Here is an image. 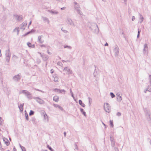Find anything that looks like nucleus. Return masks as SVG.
Returning a JSON list of instances; mask_svg holds the SVG:
<instances>
[{"instance_id": "obj_3", "label": "nucleus", "mask_w": 151, "mask_h": 151, "mask_svg": "<svg viewBox=\"0 0 151 151\" xmlns=\"http://www.w3.org/2000/svg\"><path fill=\"white\" fill-rule=\"evenodd\" d=\"M65 21L69 25L73 26V27L75 26V25L74 22L72 21V19L70 18H67L65 20Z\"/></svg>"}, {"instance_id": "obj_23", "label": "nucleus", "mask_w": 151, "mask_h": 151, "mask_svg": "<svg viewBox=\"0 0 151 151\" xmlns=\"http://www.w3.org/2000/svg\"><path fill=\"white\" fill-rule=\"evenodd\" d=\"M42 20H43V21L47 22V23L48 24L49 23H50L49 20L46 17H42Z\"/></svg>"}, {"instance_id": "obj_17", "label": "nucleus", "mask_w": 151, "mask_h": 151, "mask_svg": "<svg viewBox=\"0 0 151 151\" xmlns=\"http://www.w3.org/2000/svg\"><path fill=\"white\" fill-rule=\"evenodd\" d=\"M29 91L25 90H23L20 91L19 92V93L20 94L23 93L25 95V96L28 93Z\"/></svg>"}, {"instance_id": "obj_10", "label": "nucleus", "mask_w": 151, "mask_h": 151, "mask_svg": "<svg viewBox=\"0 0 151 151\" xmlns=\"http://www.w3.org/2000/svg\"><path fill=\"white\" fill-rule=\"evenodd\" d=\"M14 16L15 19L17 21H20L23 19V16L22 15L15 14L14 15Z\"/></svg>"}, {"instance_id": "obj_15", "label": "nucleus", "mask_w": 151, "mask_h": 151, "mask_svg": "<svg viewBox=\"0 0 151 151\" xmlns=\"http://www.w3.org/2000/svg\"><path fill=\"white\" fill-rule=\"evenodd\" d=\"M5 55L6 56H11V53L9 48L6 51Z\"/></svg>"}, {"instance_id": "obj_33", "label": "nucleus", "mask_w": 151, "mask_h": 151, "mask_svg": "<svg viewBox=\"0 0 151 151\" xmlns=\"http://www.w3.org/2000/svg\"><path fill=\"white\" fill-rule=\"evenodd\" d=\"M33 32H34V30L33 29H32L30 31L28 32L27 33H26L25 34H24V35H23V36H25L27 35L28 34H30V33Z\"/></svg>"}, {"instance_id": "obj_29", "label": "nucleus", "mask_w": 151, "mask_h": 151, "mask_svg": "<svg viewBox=\"0 0 151 151\" xmlns=\"http://www.w3.org/2000/svg\"><path fill=\"white\" fill-rule=\"evenodd\" d=\"M27 44V46L30 48H34L35 47V45L34 44L32 45V44L29 42H28Z\"/></svg>"}, {"instance_id": "obj_54", "label": "nucleus", "mask_w": 151, "mask_h": 151, "mask_svg": "<svg viewBox=\"0 0 151 151\" xmlns=\"http://www.w3.org/2000/svg\"><path fill=\"white\" fill-rule=\"evenodd\" d=\"M58 64L61 66L63 65V64L61 63H58Z\"/></svg>"}, {"instance_id": "obj_39", "label": "nucleus", "mask_w": 151, "mask_h": 151, "mask_svg": "<svg viewBox=\"0 0 151 151\" xmlns=\"http://www.w3.org/2000/svg\"><path fill=\"white\" fill-rule=\"evenodd\" d=\"M70 94H71V96L73 98V99H74V100L75 101L76 100L74 99V96H73V92L72 91L71 89H70Z\"/></svg>"}, {"instance_id": "obj_36", "label": "nucleus", "mask_w": 151, "mask_h": 151, "mask_svg": "<svg viewBox=\"0 0 151 151\" xmlns=\"http://www.w3.org/2000/svg\"><path fill=\"white\" fill-rule=\"evenodd\" d=\"M47 147L51 151H55L52 147H50L49 145H47Z\"/></svg>"}, {"instance_id": "obj_43", "label": "nucleus", "mask_w": 151, "mask_h": 151, "mask_svg": "<svg viewBox=\"0 0 151 151\" xmlns=\"http://www.w3.org/2000/svg\"><path fill=\"white\" fill-rule=\"evenodd\" d=\"M65 92V91L64 89H60V93H63L64 94Z\"/></svg>"}, {"instance_id": "obj_20", "label": "nucleus", "mask_w": 151, "mask_h": 151, "mask_svg": "<svg viewBox=\"0 0 151 151\" xmlns=\"http://www.w3.org/2000/svg\"><path fill=\"white\" fill-rule=\"evenodd\" d=\"M27 24V21H25L23 22L22 24V27H21V29H25V28L24 27L26 26Z\"/></svg>"}, {"instance_id": "obj_41", "label": "nucleus", "mask_w": 151, "mask_h": 151, "mask_svg": "<svg viewBox=\"0 0 151 151\" xmlns=\"http://www.w3.org/2000/svg\"><path fill=\"white\" fill-rule=\"evenodd\" d=\"M141 32V29H138V34L137 35V37L138 38L139 36V34Z\"/></svg>"}, {"instance_id": "obj_63", "label": "nucleus", "mask_w": 151, "mask_h": 151, "mask_svg": "<svg viewBox=\"0 0 151 151\" xmlns=\"http://www.w3.org/2000/svg\"><path fill=\"white\" fill-rule=\"evenodd\" d=\"M13 151H17V150L16 149L15 147H14L13 148Z\"/></svg>"}, {"instance_id": "obj_47", "label": "nucleus", "mask_w": 151, "mask_h": 151, "mask_svg": "<svg viewBox=\"0 0 151 151\" xmlns=\"http://www.w3.org/2000/svg\"><path fill=\"white\" fill-rule=\"evenodd\" d=\"M144 48H146L147 50L148 49L147 44L146 43L144 45Z\"/></svg>"}, {"instance_id": "obj_6", "label": "nucleus", "mask_w": 151, "mask_h": 151, "mask_svg": "<svg viewBox=\"0 0 151 151\" xmlns=\"http://www.w3.org/2000/svg\"><path fill=\"white\" fill-rule=\"evenodd\" d=\"M63 71L65 72L63 73L64 75H65V74H70L72 73V70L70 69V68L68 67H65L63 69Z\"/></svg>"}, {"instance_id": "obj_34", "label": "nucleus", "mask_w": 151, "mask_h": 151, "mask_svg": "<svg viewBox=\"0 0 151 151\" xmlns=\"http://www.w3.org/2000/svg\"><path fill=\"white\" fill-rule=\"evenodd\" d=\"M11 56H6V61L8 63L10 60V58Z\"/></svg>"}, {"instance_id": "obj_32", "label": "nucleus", "mask_w": 151, "mask_h": 151, "mask_svg": "<svg viewBox=\"0 0 151 151\" xmlns=\"http://www.w3.org/2000/svg\"><path fill=\"white\" fill-rule=\"evenodd\" d=\"M64 47L65 48H67L69 50H71L72 49V47L71 46L68 45H64Z\"/></svg>"}, {"instance_id": "obj_37", "label": "nucleus", "mask_w": 151, "mask_h": 151, "mask_svg": "<svg viewBox=\"0 0 151 151\" xmlns=\"http://www.w3.org/2000/svg\"><path fill=\"white\" fill-rule=\"evenodd\" d=\"M54 91L56 92H58L60 93V89L58 88H55L54 90Z\"/></svg>"}, {"instance_id": "obj_1", "label": "nucleus", "mask_w": 151, "mask_h": 151, "mask_svg": "<svg viewBox=\"0 0 151 151\" xmlns=\"http://www.w3.org/2000/svg\"><path fill=\"white\" fill-rule=\"evenodd\" d=\"M89 29L94 33L98 34L99 31V29L97 25L94 23H89L88 24Z\"/></svg>"}, {"instance_id": "obj_59", "label": "nucleus", "mask_w": 151, "mask_h": 151, "mask_svg": "<svg viewBox=\"0 0 151 151\" xmlns=\"http://www.w3.org/2000/svg\"><path fill=\"white\" fill-rule=\"evenodd\" d=\"M47 53L48 54H50V55L51 54V53L49 51V49H47Z\"/></svg>"}, {"instance_id": "obj_55", "label": "nucleus", "mask_w": 151, "mask_h": 151, "mask_svg": "<svg viewBox=\"0 0 151 151\" xmlns=\"http://www.w3.org/2000/svg\"><path fill=\"white\" fill-rule=\"evenodd\" d=\"M134 19H135V17L134 16H133L132 17V21H134Z\"/></svg>"}, {"instance_id": "obj_21", "label": "nucleus", "mask_w": 151, "mask_h": 151, "mask_svg": "<svg viewBox=\"0 0 151 151\" xmlns=\"http://www.w3.org/2000/svg\"><path fill=\"white\" fill-rule=\"evenodd\" d=\"M26 96L29 99H31L32 98L31 93L29 92H28V93L26 95Z\"/></svg>"}, {"instance_id": "obj_30", "label": "nucleus", "mask_w": 151, "mask_h": 151, "mask_svg": "<svg viewBox=\"0 0 151 151\" xmlns=\"http://www.w3.org/2000/svg\"><path fill=\"white\" fill-rule=\"evenodd\" d=\"M79 103L83 107H84L85 106V105L83 103L82 101L81 100H79Z\"/></svg>"}, {"instance_id": "obj_45", "label": "nucleus", "mask_w": 151, "mask_h": 151, "mask_svg": "<svg viewBox=\"0 0 151 151\" xmlns=\"http://www.w3.org/2000/svg\"><path fill=\"white\" fill-rule=\"evenodd\" d=\"M115 143L114 141L111 142V145L112 147H114L115 145Z\"/></svg>"}, {"instance_id": "obj_5", "label": "nucleus", "mask_w": 151, "mask_h": 151, "mask_svg": "<svg viewBox=\"0 0 151 151\" xmlns=\"http://www.w3.org/2000/svg\"><path fill=\"white\" fill-rule=\"evenodd\" d=\"M119 48L117 45H115L114 47V52L115 53V56H118L119 53Z\"/></svg>"}, {"instance_id": "obj_52", "label": "nucleus", "mask_w": 151, "mask_h": 151, "mask_svg": "<svg viewBox=\"0 0 151 151\" xmlns=\"http://www.w3.org/2000/svg\"><path fill=\"white\" fill-rule=\"evenodd\" d=\"M146 48H144L143 50V53L144 54H145L146 53Z\"/></svg>"}, {"instance_id": "obj_50", "label": "nucleus", "mask_w": 151, "mask_h": 151, "mask_svg": "<svg viewBox=\"0 0 151 151\" xmlns=\"http://www.w3.org/2000/svg\"><path fill=\"white\" fill-rule=\"evenodd\" d=\"M122 94H121V93H117L116 94V96H122Z\"/></svg>"}, {"instance_id": "obj_64", "label": "nucleus", "mask_w": 151, "mask_h": 151, "mask_svg": "<svg viewBox=\"0 0 151 151\" xmlns=\"http://www.w3.org/2000/svg\"><path fill=\"white\" fill-rule=\"evenodd\" d=\"M0 149L2 151H3L4 150V149L3 148H2L1 147V148Z\"/></svg>"}, {"instance_id": "obj_14", "label": "nucleus", "mask_w": 151, "mask_h": 151, "mask_svg": "<svg viewBox=\"0 0 151 151\" xmlns=\"http://www.w3.org/2000/svg\"><path fill=\"white\" fill-rule=\"evenodd\" d=\"M139 18L140 20L139 21V22L140 24H141L143 22L144 18L142 15H141L140 13H139Z\"/></svg>"}, {"instance_id": "obj_19", "label": "nucleus", "mask_w": 151, "mask_h": 151, "mask_svg": "<svg viewBox=\"0 0 151 151\" xmlns=\"http://www.w3.org/2000/svg\"><path fill=\"white\" fill-rule=\"evenodd\" d=\"M3 140L5 144H6L7 146H8L9 144V142L8 139L6 138H3Z\"/></svg>"}, {"instance_id": "obj_51", "label": "nucleus", "mask_w": 151, "mask_h": 151, "mask_svg": "<svg viewBox=\"0 0 151 151\" xmlns=\"http://www.w3.org/2000/svg\"><path fill=\"white\" fill-rule=\"evenodd\" d=\"M121 115V114L119 112H118L116 114V115L117 116H120Z\"/></svg>"}, {"instance_id": "obj_35", "label": "nucleus", "mask_w": 151, "mask_h": 151, "mask_svg": "<svg viewBox=\"0 0 151 151\" xmlns=\"http://www.w3.org/2000/svg\"><path fill=\"white\" fill-rule=\"evenodd\" d=\"M25 115L26 117V119L27 120H29V118H28V116L27 113L26 112V111H25Z\"/></svg>"}, {"instance_id": "obj_26", "label": "nucleus", "mask_w": 151, "mask_h": 151, "mask_svg": "<svg viewBox=\"0 0 151 151\" xmlns=\"http://www.w3.org/2000/svg\"><path fill=\"white\" fill-rule=\"evenodd\" d=\"M116 99L117 101L119 102H121L122 100V95L116 96Z\"/></svg>"}, {"instance_id": "obj_13", "label": "nucleus", "mask_w": 151, "mask_h": 151, "mask_svg": "<svg viewBox=\"0 0 151 151\" xmlns=\"http://www.w3.org/2000/svg\"><path fill=\"white\" fill-rule=\"evenodd\" d=\"M48 11L52 14H57L59 13L57 11L52 10H48Z\"/></svg>"}, {"instance_id": "obj_22", "label": "nucleus", "mask_w": 151, "mask_h": 151, "mask_svg": "<svg viewBox=\"0 0 151 151\" xmlns=\"http://www.w3.org/2000/svg\"><path fill=\"white\" fill-rule=\"evenodd\" d=\"M53 106H54V107L56 108H58L59 109H60L62 111L63 110V108L60 106L58 105V104H53Z\"/></svg>"}, {"instance_id": "obj_27", "label": "nucleus", "mask_w": 151, "mask_h": 151, "mask_svg": "<svg viewBox=\"0 0 151 151\" xmlns=\"http://www.w3.org/2000/svg\"><path fill=\"white\" fill-rule=\"evenodd\" d=\"M19 28L18 27H16L13 30V32H17V35H18L19 34Z\"/></svg>"}, {"instance_id": "obj_58", "label": "nucleus", "mask_w": 151, "mask_h": 151, "mask_svg": "<svg viewBox=\"0 0 151 151\" xmlns=\"http://www.w3.org/2000/svg\"><path fill=\"white\" fill-rule=\"evenodd\" d=\"M35 90L37 91H40V92H43V93H44V91H42L40 90H39V89H35Z\"/></svg>"}, {"instance_id": "obj_9", "label": "nucleus", "mask_w": 151, "mask_h": 151, "mask_svg": "<svg viewBox=\"0 0 151 151\" xmlns=\"http://www.w3.org/2000/svg\"><path fill=\"white\" fill-rule=\"evenodd\" d=\"M38 53L40 54V56L42 58L43 60L44 61L47 60L49 58V56L43 54H42L40 52H38Z\"/></svg>"}, {"instance_id": "obj_8", "label": "nucleus", "mask_w": 151, "mask_h": 151, "mask_svg": "<svg viewBox=\"0 0 151 151\" xmlns=\"http://www.w3.org/2000/svg\"><path fill=\"white\" fill-rule=\"evenodd\" d=\"M21 74L19 73L18 75H15L13 77V79L15 81H18L21 79Z\"/></svg>"}, {"instance_id": "obj_56", "label": "nucleus", "mask_w": 151, "mask_h": 151, "mask_svg": "<svg viewBox=\"0 0 151 151\" xmlns=\"http://www.w3.org/2000/svg\"><path fill=\"white\" fill-rule=\"evenodd\" d=\"M19 145L21 149L24 148V147L22 146L20 144H19Z\"/></svg>"}, {"instance_id": "obj_28", "label": "nucleus", "mask_w": 151, "mask_h": 151, "mask_svg": "<svg viewBox=\"0 0 151 151\" xmlns=\"http://www.w3.org/2000/svg\"><path fill=\"white\" fill-rule=\"evenodd\" d=\"M147 91H148L149 92H151V87L150 86H149L147 89H145L144 90V92L145 93H146V92Z\"/></svg>"}, {"instance_id": "obj_2", "label": "nucleus", "mask_w": 151, "mask_h": 151, "mask_svg": "<svg viewBox=\"0 0 151 151\" xmlns=\"http://www.w3.org/2000/svg\"><path fill=\"white\" fill-rule=\"evenodd\" d=\"M74 7L75 9L76 10L77 13L80 15H83V14L80 10V7L79 5L75 1L74 2Z\"/></svg>"}, {"instance_id": "obj_44", "label": "nucleus", "mask_w": 151, "mask_h": 151, "mask_svg": "<svg viewBox=\"0 0 151 151\" xmlns=\"http://www.w3.org/2000/svg\"><path fill=\"white\" fill-rule=\"evenodd\" d=\"M61 30L63 31V32L65 33H67L68 32L67 30L63 29V28H62Z\"/></svg>"}, {"instance_id": "obj_11", "label": "nucleus", "mask_w": 151, "mask_h": 151, "mask_svg": "<svg viewBox=\"0 0 151 151\" xmlns=\"http://www.w3.org/2000/svg\"><path fill=\"white\" fill-rule=\"evenodd\" d=\"M53 80L55 82H58V76L56 74H53L52 75Z\"/></svg>"}, {"instance_id": "obj_57", "label": "nucleus", "mask_w": 151, "mask_h": 151, "mask_svg": "<svg viewBox=\"0 0 151 151\" xmlns=\"http://www.w3.org/2000/svg\"><path fill=\"white\" fill-rule=\"evenodd\" d=\"M54 72V70L53 69H51L50 70V73H52Z\"/></svg>"}, {"instance_id": "obj_62", "label": "nucleus", "mask_w": 151, "mask_h": 151, "mask_svg": "<svg viewBox=\"0 0 151 151\" xmlns=\"http://www.w3.org/2000/svg\"><path fill=\"white\" fill-rule=\"evenodd\" d=\"M32 23V21H30L29 24V25H28V27H29V25L31 24Z\"/></svg>"}, {"instance_id": "obj_4", "label": "nucleus", "mask_w": 151, "mask_h": 151, "mask_svg": "<svg viewBox=\"0 0 151 151\" xmlns=\"http://www.w3.org/2000/svg\"><path fill=\"white\" fill-rule=\"evenodd\" d=\"M104 109L106 112L108 113L110 112L111 111V107L109 104L106 103L104 104Z\"/></svg>"}, {"instance_id": "obj_16", "label": "nucleus", "mask_w": 151, "mask_h": 151, "mask_svg": "<svg viewBox=\"0 0 151 151\" xmlns=\"http://www.w3.org/2000/svg\"><path fill=\"white\" fill-rule=\"evenodd\" d=\"M42 37V36L41 35L39 36L38 37V41L40 43H42L44 42V40H43L41 39Z\"/></svg>"}, {"instance_id": "obj_40", "label": "nucleus", "mask_w": 151, "mask_h": 151, "mask_svg": "<svg viewBox=\"0 0 151 151\" xmlns=\"http://www.w3.org/2000/svg\"><path fill=\"white\" fill-rule=\"evenodd\" d=\"M34 112L33 111H32V110H30V111L29 112V116H31L32 115H33L34 114Z\"/></svg>"}, {"instance_id": "obj_38", "label": "nucleus", "mask_w": 151, "mask_h": 151, "mask_svg": "<svg viewBox=\"0 0 151 151\" xmlns=\"http://www.w3.org/2000/svg\"><path fill=\"white\" fill-rule=\"evenodd\" d=\"M110 124L111 125V127H114V124L113 123V120H110Z\"/></svg>"}, {"instance_id": "obj_12", "label": "nucleus", "mask_w": 151, "mask_h": 151, "mask_svg": "<svg viewBox=\"0 0 151 151\" xmlns=\"http://www.w3.org/2000/svg\"><path fill=\"white\" fill-rule=\"evenodd\" d=\"M44 121L45 122H47L49 121L48 116L46 113L44 114Z\"/></svg>"}, {"instance_id": "obj_25", "label": "nucleus", "mask_w": 151, "mask_h": 151, "mask_svg": "<svg viewBox=\"0 0 151 151\" xmlns=\"http://www.w3.org/2000/svg\"><path fill=\"white\" fill-rule=\"evenodd\" d=\"M59 99V97L57 96H54L53 98V101L56 102H57L58 101Z\"/></svg>"}, {"instance_id": "obj_48", "label": "nucleus", "mask_w": 151, "mask_h": 151, "mask_svg": "<svg viewBox=\"0 0 151 151\" xmlns=\"http://www.w3.org/2000/svg\"><path fill=\"white\" fill-rule=\"evenodd\" d=\"M114 149L115 151H119L118 148L116 147H114Z\"/></svg>"}, {"instance_id": "obj_46", "label": "nucleus", "mask_w": 151, "mask_h": 151, "mask_svg": "<svg viewBox=\"0 0 151 151\" xmlns=\"http://www.w3.org/2000/svg\"><path fill=\"white\" fill-rule=\"evenodd\" d=\"M37 63L38 64H39L41 62V60L40 59L38 58H37Z\"/></svg>"}, {"instance_id": "obj_7", "label": "nucleus", "mask_w": 151, "mask_h": 151, "mask_svg": "<svg viewBox=\"0 0 151 151\" xmlns=\"http://www.w3.org/2000/svg\"><path fill=\"white\" fill-rule=\"evenodd\" d=\"M33 98L36 100L37 102L40 104H42L45 103L44 101L39 97H34Z\"/></svg>"}, {"instance_id": "obj_31", "label": "nucleus", "mask_w": 151, "mask_h": 151, "mask_svg": "<svg viewBox=\"0 0 151 151\" xmlns=\"http://www.w3.org/2000/svg\"><path fill=\"white\" fill-rule=\"evenodd\" d=\"M80 110L81 113H82L85 116H86V112L84 111L83 109L81 108H80Z\"/></svg>"}, {"instance_id": "obj_18", "label": "nucleus", "mask_w": 151, "mask_h": 151, "mask_svg": "<svg viewBox=\"0 0 151 151\" xmlns=\"http://www.w3.org/2000/svg\"><path fill=\"white\" fill-rule=\"evenodd\" d=\"M29 91L25 90H23L20 91L19 92V93L20 94L23 93L25 95V96L28 93Z\"/></svg>"}, {"instance_id": "obj_24", "label": "nucleus", "mask_w": 151, "mask_h": 151, "mask_svg": "<svg viewBox=\"0 0 151 151\" xmlns=\"http://www.w3.org/2000/svg\"><path fill=\"white\" fill-rule=\"evenodd\" d=\"M24 103L22 104H20V105L18 106V107L19 108L20 111L21 112H22L23 109V106Z\"/></svg>"}, {"instance_id": "obj_61", "label": "nucleus", "mask_w": 151, "mask_h": 151, "mask_svg": "<svg viewBox=\"0 0 151 151\" xmlns=\"http://www.w3.org/2000/svg\"><path fill=\"white\" fill-rule=\"evenodd\" d=\"M22 149V151H26V149L24 147V149L23 148V149Z\"/></svg>"}, {"instance_id": "obj_60", "label": "nucleus", "mask_w": 151, "mask_h": 151, "mask_svg": "<svg viewBox=\"0 0 151 151\" xmlns=\"http://www.w3.org/2000/svg\"><path fill=\"white\" fill-rule=\"evenodd\" d=\"M40 46L41 47H45V45H40Z\"/></svg>"}, {"instance_id": "obj_49", "label": "nucleus", "mask_w": 151, "mask_h": 151, "mask_svg": "<svg viewBox=\"0 0 151 151\" xmlns=\"http://www.w3.org/2000/svg\"><path fill=\"white\" fill-rule=\"evenodd\" d=\"M114 139L113 137H110V141H111V142L114 141Z\"/></svg>"}, {"instance_id": "obj_53", "label": "nucleus", "mask_w": 151, "mask_h": 151, "mask_svg": "<svg viewBox=\"0 0 151 151\" xmlns=\"http://www.w3.org/2000/svg\"><path fill=\"white\" fill-rule=\"evenodd\" d=\"M66 8V7H63L61 8H60V9L62 10H63L65 9Z\"/></svg>"}, {"instance_id": "obj_42", "label": "nucleus", "mask_w": 151, "mask_h": 151, "mask_svg": "<svg viewBox=\"0 0 151 151\" xmlns=\"http://www.w3.org/2000/svg\"><path fill=\"white\" fill-rule=\"evenodd\" d=\"M110 96H111V98H113L115 97V95L112 92H111L110 93Z\"/></svg>"}]
</instances>
